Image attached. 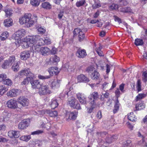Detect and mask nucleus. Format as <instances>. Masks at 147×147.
I'll list each match as a JSON object with an SVG mask.
<instances>
[{
	"instance_id": "1",
	"label": "nucleus",
	"mask_w": 147,
	"mask_h": 147,
	"mask_svg": "<svg viewBox=\"0 0 147 147\" xmlns=\"http://www.w3.org/2000/svg\"><path fill=\"white\" fill-rule=\"evenodd\" d=\"M31 15L30 13H26L24 16L19 19V22L21 24H25L28 27L32 26L34 21L31 19Z\"/></svg>"
},
{
	"instance_id": "2",
	"label": "nucleus",
	"mask_w": 147,
	"mask_h": 147,
	"mask_svg": "<svg viewBox=\"0 0 147 147\" xmlns=\"http://www.w3.org/2000/svg\"><path fill=\"white\" fill-rule=\"evenodd\" d=\"M86 71L92 79L98 80L99 79L100 75L93 67L90 66L88 67L86 69Z\"/></svg>"
},
{
	"instance_id": "3",
	"label": "nucleus",
	"mask_w": 147,
	"mask_h": 147,
	"mask_svg": "<svg viewBox=\"0 0 147 147\" xmlns=\"http://www.w3.org/2000/svg\"><path fill=\"white\" fill-rule=\"evenodd\" d=\"M67 104L74 109L78 110L81 109L80 104L78 102L76 99L73 97H71L70 99L68 100Z\"/></svg>"
},
{
	"instance_id": "4",
	"label": "nucleus",
	"mask_w": 147,
	"mask_h": 147,
	"mask_svg": "<svg viewBox=\"0 0 147 147\" xmlns=\"http://www.w3.org/2000/svg\"><path fill=\"white\" fill-rule=\"evenodd\" d=\"M99 98V94L97 92H95L90 94L88 97V99L90 104H97L96 101L98 100Z\"/></svg>"
},
{
	"instance_id": "5",
	"label": "nucleus",
	"mask_w": 147,
	"mask_h": 147,
	"mask_svg": "<svg viewBox=\"0 0 147 147\" xmlns=\"http://www.w3.org/2000/svg\"><path fill=\"white\" fill-rule=\"evenodd\" d=\"M51 91L50 90L49 87L47 85L41 86L39 90L38 93L40 95H45L51 93Z\"/></svg>"
},
{
	"instance_id": "6",
	"label": "nucleus",
	"mask_w": 147,
	"mask_h": 147,
	"mask_svg": "<svg viewBox=\"0 0 147 147\" xmlns=\"http://www.w3.org/2000/svg\"><path fill=\"white\" fill-rule=\"evenodd\" d=\"M79 30V28L75 29L73 31L74 36H76L78 34V40L80 42H82L84 40L85 38L84 33L81 32V30Z\"/></svg>"
},
{
	"instance_id": "7",
	"label": "nucleus",
	"mask_w": 147,
	"mask_h": 147,
	"mask_svg": "<svg viewBox=\"0 0 147 147\" xmlns=\"http://www.w3.org/2000/svg\"><path fill=\"white\" fill-rule=\"evenodd\" d=\"M19 103L21 105L22 107H25L28 105L29 100L25 96H20L17 100Z\"/></svg>"
},
{
	"instance_id": "8",
	"label": "nucleus",
	"mask_w": 147,
	"mask_h": 147,
	"mask_svg": "<svg viewBox=\"0 0 147 147\" xmlns=\"http://www.w3.org/2000/svg\"><path fill=\"white\" fill-rule=\"evenodd\" d=\"M30 121L28 119H24L18 125L20 129H24L29 125Z\"/></svg>"
},
{
	"instance_id": "9",
	"label": "nucleus",
	"mask_w": 147,
	"mask_h": 147,
	"mask_svg": "<svg viewBox=\"0 0 147 147\" xmlns=\"http://www.w3.org/2000/svg\"><path fill=\"white\" fill-rule=\"evenodd\" d=\"M7 107L11 109H15L18 107V105L16 101L13 99H11L8 101L6 103Z\"/></svg>"
},
{
	"instance_id": "10",
	"label": "nucleus",
	"mask_w": 147,
	"mask_h": 147,
	"mask_svg": "<svg viewBox=\"0 0 147 147\" xmlns=\"http://www.w3.org/2000/svg\"><path fill=\"white\" fill-rule=\"evenodd\" d=\"M76 55L79 58H83L87 55V54L85 49H79L76 51Z\"/></svg>"
},
{
	"instance_id": "11",
	"label": "nucleus",
	"mask_w": 147,
	"mask_h": 147,
	"mask_svg": "<svg viewBox=\"0 0 147 147\" xmlns=\"http://www.w3.org/2000/svg\"><path fill=\"white\" fill-rule=\"evenodd\" d=\"M78 82H80L88 83L90 81L89 79L84 75L81 74L77 77Z\"/></svg>"
},
{
	"instance_id": "12",
	"label": "nucleus",
	"mask_w": 147,
	"mask_h": 147,
	"mask_svg": "<svg viewBox=\"0 0 147 147\" xmlns=\"http://www.w3.org/2000/svg\"><path fill=\"white\" fill-rule=\"evenodd\" d=\"M77 98L79 100L80 102L82 104H86L87 103L86 98L81 94L78 93L76 94Z\"/></svg>"
},
{
	"instance_id": "13",
	"label": "nucleus",
	"mask_w": 147,
	"mask_h": 147,
	"mask_svg": "<svg viewBox=\"0 0 147 147\" xmlns=\"http://www.w3.org/2000/svg\"><path fill=\"white\" fill-rule=\"evenodd\" d=\"M30 83L32 87L33 88H38L41 87V84H40V82L38 80H32L30 81Z\"/></svg>"
},
{
	"instance_id": "14",
	"label": "nucleus",
	"mask_w": 147,
	"mask_h": 147,
	"mask_svg": "<svg viewBox=\"0 0 147 147\" xmlns=\"http://www.w3.org/2000/svg\"><path fill=\"white\" fill-rule=\"evenodd\" d=\"M30 52L28 51H23L21 53L20 57L21 59L23 60H26L30 57Z\"/></svg>"
},
{
	"instance_id": "15",
	"label": "nucleus",
	"mask_w": 147,
	"mask_h": 147,
	"mask_svg": "<svg viewBox=\"0 0 147 147\" xmlns=\"http://www.w3.org/2000/svg\"><path fill=\"white\" fill-rule=\"evenodd\" d=\"M117 138L118 137L117 136L109 135L106 138L105 140L107 143H111L113 141L116 140Z\"/></svg>"
},
{
	"instance_id": "16",
	"label": "nucleus",
	"mask_w": 147,
	"mask_h": 147,
	"mask_svg": "<svg viewBox=\"0 0 147 147\" xmlns=\"http://www.w3.org/2000/svg\"><path fill=\"white\" fill-rule=\"evenodd\" d=\"M49 51V49L47 47H40L39 53L42 55H46Z\"/></svg>"
},
{
	"instance_id": "17",
	"label": "nucleus",
	"mask_w": 147,
	"mask_h": 147,
	"mask_svg": "<svg viewBox=\"0 0 147 147\" xmlns=\"http://www.w3.org/2000/svg\"><path fill=\"white\" fill-rule=\"evenodd\" d=\"M138 136L141 137L142 138V140L140 141V142L139 143V144L142 146H147L146 143L144 140V137L142 135L140 132H138Z\"/></svg>"
},
{
	"instance_id": "18",
	"label": "nucleus",
	"mask_w": 147,
	"mask_h": 147,
	"mask_svg": "<svg viewBox=\"0 0 147 147\" xmlns=\"http://www.w3.org/2000/svg\"><path fill=\"white\" fill-rule=\"evenodd\" d=\"M45 113L48 114L51 117H55L57 115V112L55 111L47 110L45 111Z\"/></svg>"
},
{
	"instance_id": "19",
	"label": "nucleus",
	"mask_w": 147,
	"mask_h": 147,
	"mask_svg": "<svg viewBox=\"0 0 147 147\" xmlns=\"http://www.w3.org/2000/svg\"><path fill=\"white\" fill-rule=\"evenodd\" d=\"M12 22L11 18H8L4 20L3 24L6 27H10L12 25Z\"/></svg>"
},
{
	"instance_id": "20",
	"label": "nucleus",
	"mask_w": 147,
	"mask_h": 147,
	"mask_svg": "<svg viewBox=\"0 0 147 147\" xmlns=\"http://www.w3.org/2000/svg\"><path fill=\"white\" fill-rule=\"evenodd\" d=\"M25 33V31L24 29H21L18 30L16 32V35L17 37L19 38H21L24 35Z\"/></svg>"
},
{
	"instance_id": "21",
	"label": "nucleus",
	"mask_w": 147,
	"mask_h": 147,
	"mask_svg": "<svg viewBox=\"0 0 147 147\" xmlns=\"http://www.w3.org/2000/svg\"><path fill=\"white\" fill-rule=\"evenodd\" d=\"M17 90L15 89H12L7 92V95L10 97L16 96H17Z\"/></svg>"
},
{
	"instance_id": "22",
	"label": "nucleus",
	"mask_w": 147,
	"mask_h": 147,
	"mask_svg": "<svg viewBox=\"0 0 147 147\" xmlns=\"http://www.w3.org/2000/svg\"><path fill=\"white\" fill-rule=\"evenodd\" d=\"M50 105L51 109H54L57 107L58 104L56 99H52L50 102Z\"/></svg>"
},
{
	"instance_id": "23",
	"label": "nucleus",
	"mask_w": 147,
	"mask_h": 147,
	"mask_svg": "<svg viewBox=\"0 0 147 147\" xmlns=\"http://www.w3.org/2000/svg\"><path fill=\"white\" fill-rule=\"evenodd\" d=\"M35 37L34 36H28L26 38V40L30 44H33L35 41Z\"/></svg>"
},
{
	"instance_id": "24",
	"label": "nucleus",
	"mask_w": 147,
	"mask_h": 147,
	"mask_svg": "<svg viewBox=\"0 0 147 147\" xmlns=\"http://www.w3.org/2000/svg\"><path fill=\"white\" fill-rule=\"evenodd\" d=\"M119 103L118 98H117L115 102L114 105V109L113 110V112L114 113H116L118 110L119 107Z\"/></svg>"
},
{
	"instance_id": "25",
	"label": "nucleus",
	"mask_w": 147,
	"mask_h": 147,
	"mask_svg": "<svg viewBox=\"0 0 147 147\" xmlns=\"http://www.w3.org/2000/svg\"><path fill=\"white\" fill-rule=\"evenodd\" d=\"M119 103L118 98H117L115 102L114 105V109L113 110V112L114 113H116L118 110L119 107Z\"/></svg>"
},
{
	"instance_id": "26",
	"label": "nucleus",
	"mask_w": 147,
	"mask_h": 147,
	"mask_svg": "<svg viewBox=\"0 0 147 147\" xmlns=\"http://www.w3.org/2000/svg\"><path fill=\"white\" fill-rule=\"evenodd\" d=\"M78 113L76 111L71 112L69 114V119H75L76 118Z\"/></svg>"
},
{
	"instance_id": "27",
	"label": "nucleus",
	"mask_w": 147,
	"mask_h": 147,
	"mask_svg": "<svg viewBox=\"0 0 147 147\" xmlns=\"http://www.w3.org/2000/svg\"><path fill=\"white\" fill-rule=\"evenodd\" d=\"M7 88L4 85L0 86V96H2L7 90Z\"/></svg>"
},
{
	"instance_id": "28",
	"label": "nucleus",
	"mask_w": 147,
	"mask_h": 147,
	"mask_svg": "<svg viewBox=\"0 0 147 147\" xmlns=\"http://www.w3.org/2000/svg\"><path fill=\"white\" fill-rule=\"evenodd\" d=\"M11 66V64L9 63L7 60L5 61L1 65L2 68L4 69L9 68Z\"/></svg>"
},
{
	"instance_id": "29",
	"label": "nucleus",
	"mask_w": 147,
	"mask_h": 147,
	"mask_svg": "<svg viewBox=\"0 0 147 147\" xmlns=\"http://www.w3.org/2000/svg\"><path fill=\"white\" fill-rule=\"evenodd\" d=\"M60 80H57L56 81H54L52 82L51 85L52 88H57L59 86Z\"/></svg>"
},
{
	"instance_id": "30",
	"label": "nucleus",
	"mask_w": 147,
	"mask_h": 147,
	"mask_svg": "<svg viewBox=\"0 0 147 147\" xmlns=\"http://www.w3.org/2000/svg\"><path fill=\"white\" fill-rule=\"evenodd\" d=\"M6 31L5 32H3L0 36V39L2 40H5L8 37L9 34Z\"/></svg>"
},
{
	"instance_id": "31",
	"label": "nucleus",
	"mask_w": 147,
	"mask_h": 147,
	"mask_svg": "<svg viewBox=\"0 0 147 147\" xmlns=\"http://www.w3.org/2000/svg\"><path fill=\"white\" fill-rule=\"evenodd\" d=\"M30 69L29 68L25 69L20 72L19 74L20 76L25 75L27 76L28 73L30 72Z\"/></svg>"
},
{
	"instance_id": "32",
	"label": "nucleus",
	"mask_w": 147,
	"mask_h": 147,
	"mask_svg": "<svg viewBox=\"0 0 147 147\" xmlns=\"http://www.w3.org/2000/svg\"><path fill=\"white\" fill-rule=\"evenodd\" d=\"M144 44L143 40L139 38L136 39L135 41V44L136 46L142 45Z\"/></svg>"
},
{
	"instance_id": "33",
	"label": "nucleus",
	"mask_w": 147,
	"mask_h": 147,
	"mask_svg": "<svg viewBox=\"0 0 147 147\" xmlns=\"http://www.w3.org/2000/svg\"><path fill=\"white\" fill-rule=\"evenodd\" d=\"M40 45H33L32 46V49L34 52H40Z\"/></svg>"
},
{
	"instance_id": "34",
	"label": "nucleus",
	"mask_w": 147,
	"mask_h": 147,
	"mask_svg": "<svg viewBox=\"0 0 147 147\" xmlns=\"http://www.w3.org/2000/svg\"><path fill=\"white\" fill-rule=\"evenodd\" d=\"M6 15L7 17H10L12 14V10L11 9L7 8L4 10Z\"/></svg>"
},
{
	"instance_id": "35",
	"label": "nucleus",
	"mask_w": 147,
	"mask_h": 147,
	"mask_svg": "<svg viewBox=\"0 0 147 147\" xmlns=\"http://www.w3.org/2000/svg\"><path fill=\"white\" fill-rule=\"evenodd\" d=\"M30 3L33 6L37 7L39 5L40 2L38 0H31Z\"/></svg>"
},
{
	"instance_id": "36",
	"label": "nucleus",
	"mask_w": 147,
	"mask_h": 147,
	"mask_svg": "<svg viewBox=\"0 0 147 147\" xmlns=\"http://www.w3.org/2000/svg\"><path fill=\"white\" fill-rule=\"evenodd\" d=\"M42 5L43 8L47 9H50L51 7V5L48 2L43 3H42Z\"/></svg>"
},
{
	"instance_id": "37",
	"label": "nucleus",
	"mask_w": 147,
	"mask_h": 147,
	"mask_svg": "<svg viewBox=\"0 0 147 147\" xmlns=\"http://www.w3.org/2000/svg\"><path fill=\"white\" fill-rule=\"evenodd\" d=\"M91 105V107H90L88 108V112L89 113H91L92 112L93 110L95 108L96 106L99 107V104L95 105Z\"/></svg>"
},
{
	"instance_id": "38",
	"label": "nucleus",
	"mask_w": 147,
	"mask_h": 147,
	"mask_svg": "<svg viewBox=\"0 0 147 147\" xmlns=\"http://www.w3.org/2000/svg\"><path fill=\"white\" fill-rule=\"evenodd\" d=\"M131 141L128 140L123 142V147H131Z\"/></svg>"
},
{
	"instance_id": "39",
	"label": "nucleus",
	"mask_w": 147,
	"mask_h": 147,
	"mask_svg": "<svg viewBox=\"0 0 147 147\" xmlns=\"http://www.w3.org/2000/svg\"><path fill=\"white\" fill-rule=\"evenodd\" d=\"M30 138V135L22 136L20 138L21 140L26 141H28Z\"/></svg>"
},
{
	"instance_id": "40",
	"label": "nucleus",
	"mask_w": 147,
	"mask_h": 147,
	"mask_svg": "<svg viewBox=\"0 0 147 147\" xmlns=\"http://www.w3.org/2000/svg\"><path fill=\"white\" fill-rule=\"evenodd\" d=\"M30 45V44L25 39V41L22 42V47L23 48H26L28 47Z\"/></svg>"
},
{
	"instance_id": "41",
	"label": "nucleus",
	"mask_w": 147,
	"mask_h": 147,
	"mask_svg": "<svg viewBox=\"0 0 147 147\" xmlns=\"http://www.w3.org/2000/svg\"><path fill=\"white\" fill-rule=\"evenodd\" d=\"M142 79L144 82H146L147 81V72L146 71L143 72Z\"/></svg>"
},
{
	"instance_id": "42",
	"label": "nucleus",
	"mask_w": 147,
	"mask_h": 147,
	"mask_svg": "<svg viewBox=\"0 0 147 147\" xmlns=\"http://www.w3.org/2000/svg\"><path fill=\"white\" fill-rule=\"evenodd\" d=\"M109 93L106 92L105 93H102V95L101 96L100 99L101 100H103L105 98H107L109 96Z\"/></svg>"
},
{
	"instance_id": "43",
	"label": "nucleus",
	"mask_w": 147,
	"mask_h": 147,
	"mask_svg": "<svg viewBox=\"0 0 147 147\" xmlns=\"http://www.w3.org/2000/svg\"><path fill=\"white\" fill-rule=\"evenodd\" d=\"M48 71L50 74V75L49 76H51L53 75L54 73L56 74L57 73H58V72L57 73L56 71H55L54 70V68L52 67L50 68L49 69Z\"/></svg>"
},
{
	"instance_id": "44",
	"label": "nucleus",
	"mask_w": 147,
	"mask_h": 147,
	"mask_svg": "<svg viewBox=\"0 0 147 147\" xmlns=\"http://www.w3.org/2000/svg\"><path fill=\"white\" fill-rule=\"evenodd\" d=\"M85 2V0L79 1H77L76 3V5L77 7H80L82 6Z\"/></svg>"
},
{
	"instance_id": "45",
	"label": "nucleus",
	"mask_w": 147,
	"mask_h": 147,
	"mask_svg": "<svg viewBox=\"0 0 147 147\" xmlns=\"http://www.w3.org/2000/svg\"><path fill=\"white\" fill-rule=\"evenodd\" d=\"M19 67L18 64L17 62H15L14 64L12 67V69L15 72L18 71V69Z\"/></svg>"
},
{
	"instance_id": "46",
	"label": "nucleus",
	"mask_w": 147,
	"mask_h": 147,
	"mask_svg": "<svg viewBox=\"0 0 147 147\" xmlns=\"http://www.w3.org/2000/svg\"><path fill=\"white\" fill-rule=\"evenodd\" d=\"M146 96V94H139L136 96L137 100H141L144 97Z\"/></svg>"
},
{
	"instance_id": "47",
	"label": "nucleus",
	"mask_w": 147,
	"mask_h": 147,
	"mask_svg": "<svg viewBox=\"0 0 147 147\" xmlns=\"http://www.w3.org/2000/svg\"><path fill=\"white\" fill-rule=\"evenodd\" d=\"M27 77V78L30 80V81H31L34 78V75L30 71V72L28 73Z\"/></svg>"
},
{
	"instance_id": "48",
	"label": "nucleus",
	"mask_w": 147,
	"mask_h": 147,
	"mask_svg": "<svg viewBox=\"0 0 147 147\" xmlns=\"http://www.w3.org/2000/svg\"><path fill=\"white\" fill-rule=\"evenodd\" d=\"M109 9L111 10H116L118 8V6L117 5L115 4H113L109 7Z\"/></svg>"
},
{
	"instance_id": "49",
	"label": "nucleus",
	"mask_w": 147,
	"mask_h": 147,
	"mask_svg": "<svg viewBox=\"0 0 147 147\" xmlns=\"http://www.w3.org/2000/svg\"><path fill=\"white\" fill-rule=\"evenodd\" d=\"M137 88L138 90V92H139V91H141V83L140 80H138L137 83Z\"/></svg>"
},
{
	"instance_id": "50",
	"label": "nucleus",
	"mask_w": 147,
	"mask_h": 147,
	"mask_svg": "<svg viewBox=\"0 0 147 147\" xmlns=\"http://www.w3.org/2000/svg\"><path fill=\"white\" fill-rule=\"evenodd\" d=\"M3 83L5 84L8 86H10L12 84V82L11 80L8 79H5Z\"/></svg>"
},
{
	"instance_id": "51",
	"label": "nucleus",
	"mask_w": 147,
	"mask_h": 147,
	"mask_svg": "<svg viewBox=\"0 0 147 147\" xmlns=\"http://www.w3.org/2000/svg\"><path fill=\"white\" fill-rule=\"evenodd\" d=\"M38 77L39 79L41 80H45L50 78L51 76H43L40 75H38Z\"/></svg>"
},
{
	"instance_id": "52",
	"label": "nucleus",
	"mask_w": 147,
	"mask_h": 147,
	"mask_svg": "<svg viewBox=\"0 0 147 147\" xmlns=\"http://www.w3.org/2000/svg\"><path fill=\"white\" fill-rule=\"evenodd\" d=\"M121 11L124 13H128L131 12V9L130 8H123L121 9Z\"/></svg>"
},
{
	"instance_id": "53",
	"label": "nucleus",
	"mask_w": 147,
	"mask_h": 147,
	"mask_svg": "<svg viewBox=\"0 0 147 147\" xmlns=\"http://www.w3.org/2000/svg\"><path fill=\"white\" fill-rule=\"evenodd\" d=\"M15 59V58L14 56H11L10 57L9 60H7L8 61L9 63L11 64V66L12 63L14 62Z\"/></svg>"
},
{
	"instance_id": "54",
	"label": "nucleus",
	"mask_w": 147,
	"mask_h": 147,
	"mask_svg": "<svg viewBox=\"0 0 147 147\" xmlns=\"http://www.w3.org/2000/svg\"><path fill=\"white\" fill-rule=\"evenodd\" d=\"M7 78L6 75L5 74H0V82L3 81Z\"/></svg>"
},
{
	"instance_id": "55",
	"label": "nucleus",
	"mask_w": 147,
	"mask_h": 147,
	"mask_svg": "<svg viewBox=\"0 0 147 147\" xmlns=\"http://www.w3.org/2000/svg\"><path fill=\"white\" fill-rule=\"evenodd\" d=\"M37 30L39 33L41 34L44 33L45 31V29L44 28L41 27H39Z\"/></svg>"
},
{
	"instance_id": "56",
	"label": "nucleus",
	"mask_w": 147,
	"mask_h": 147,
	"mask_svg": "<svg viewBox=\"0 0 147 147\" xmlns=\"http://www.w3.org/2000/svg\"><path fill=\"white\" fill-rule=\"evenodd\" d=\"M14 133V131H10L8 132V135L10 138H13V136Z\"/></svg>"
},
{
	"instance_id": "57",
	"label": "nucleus",
	"mask_w": 147,
	"mask_h": 147,
	"mask_svg": "<svg viewBox=\"0 0 147 147\" xmlns=\"http://www.w3.org/2000/svg\"><path fill=\"white\" fill-rule=\"evenodd\" d=\"M43 132V131L41 130H38L37 131L32 132L31 134L34 135L35 134H41Z\"/></svg>"
},
{
	"instance_id": "58",
	"label": "nucleus",
	"mask_w": 147,
	"mask_h": 147,
	"mask_svg": "<svg viewBox=\"0 0 147 147\" xmlns=\"http://www.w3.org/2000/svg\"><path fill=\"white\" fill-rule=\"evenodd\" d=\"M128 118L129 120L132 121H135L136 119V118H135L133 115L131 116L130 115H128Z\"/></svg>"
},
{
	"instance_id": "59",
	"label": "nucleus",
	"mask_w": 147,
	"mask_h": 147,
	"mask_svg": "<svg viewBox=\"0 0 147 147\" xmlns=\"http://www.w3.org/2000/svg\"><path fill=\"white\" fill-rule=\"evenodd\" d=\"M64 11L62 10H61L60 12L58 14V17L59 19H61L63 17V14H64Z\"/></svg>"
},
{
	"instance_id": "60",
	"label": "nucleus",
	"mask_w": 147,
	"mask_h": 147,
	"mask_svg": "<svg viewBox=\"0 0 147 147\" xmlns=\"http://www.w3.org/2000/svg\"><path fill=\"white\" fill-rule=\"evenodd\" d=\"M8 140L7 139L1 136H0V142L5 143V142H7Z\"/></svg>"
},
{
	"instance_id": "61",
	"label": "nucleus",
	"mask_w": 147,
	"mask_h": 147,
	"mask_svg": "<svg viewBox=\"0 0 147 147\" xmlns=\"http://www.w3.org/2000/svg\"><path fill=\"white\" fill-rule=\"evenodd\" d=\"M69 66L68 63L65 64V65L63 67L64 70L65 71H69Z\"/></svg>"
},
{
	"instance_id": "62",
	"label": "nucleus",
	"mask_w": 147,
	"mask_h": 147,
	"mask_svg": "<svg viewBox=\"0 0 147 147\" xmlns=\"http://www.w3.org/2000/svg\"><path fill=\"white\" fill-rule=\"evenodd\" d=\"M101 6V5L100 3L95 4L92 6L93 9H95L96 8H99Z\"/></svg>"
},
{
	"instance_id": "63",
	"label": "nucleus",
	"mask_w": 147,
	"mask_h": 147,
	"mask_svg": "<svg viewBox=\"0 0 147 147\" xmlns=\"http://www.w3.org/2000/svg\"><path fill=\"white\" fill-rule=\"evenodd\" d=\"M29 81H30V80H29L27 78H25L24 80V81L22 82L21 84L26 85V84H27L29 82Z\"/></svg>"
},
{
	"instance_id": "64",
	"label": "nucleus",
	"mask_w": 147,
	"mask_h": 147,
	"mask_svg": "<svg viewBox=\"0 0 147 147\" xmlns=\"http://www.w3.org/2000/svg\"><path fill=\"white\" fill-rule=\"evenodd\" d=\"M15 133L13 136V138H18L20 136V134L19 132L14 131Z\"/></svg>"
}]
</instances>
